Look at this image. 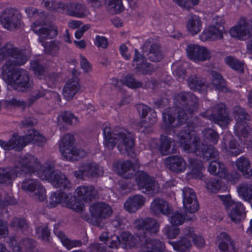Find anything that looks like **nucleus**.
Masks as SVG:
<instances>
[{"label":"nucleus","mask_w":252,"mask_h":252,"mask_svg":"<svg viewBox=\"0 0 252 252\" xmlns=\"http://www.w3.org/2000/svg\"><path fill=\"white\" fill-rule=\"evenodd\" d=\"M240 196L247 202L252 199V184L242 183L237 189Z\"/></svg>","instance_id":"obj_44"},{"label":"nucleus","mask_w":252,"mask_h":252,"mask_svg":"<svg viewBox=\"0 0 252 252\" xmlns=\"http://www.w3.org/2000/svg\"><path fill=\"white\" fill-rule=\"evenodd\" d=\"M39 168L41 169L36 172L38 176L42 180H47L50 182L53 178V175L56 170H55V165L53 163L46 162L43 166Z\"/></svg>","instance_id":"obj_34"},{"label":"nucleus","mask_w":252,"mask_h":252,"mask_svg":"<svg viewBox=\"0 0 252 252\" xmlns=\"http://www.w3.org/2000/svg\"><path fill=\"white\" fill-rule=\"evenodd\" d=\"M187 56L195 62H204L211 58L210 51L205 47L197 44H189L186 48Z\"/></svg>","instance_id":"obj_16"},{"label":"nucleus","mask_w":252,"mask_h":252,"mask_svg":"<svg viewBox=\"0 0 252 252\" xmlns=\"http://www.w3.org/2000/svg\"><path fill=\"white\" fill-rule=\"evenodd\" d=\"M212 84L216 90L219 92H228L225 80L219 72L213 70L211 71Z\"/></svg>","instance_id":"obj_37"},{"label":"nucleus","mask_w":252,"mask_h":252,"mask_svg":"<svg viewBox=\"0 0 252 252\" xmlns=\"http://www.w3.org/2000/svg\"><path fill=\"white\" fill-rule=\"evenodd\" d=\"M201 115L222 127H226L232 121L226 105L222 103L215 105L212 108L211 114L206 115L205 113H202Z\"/></svg>","instance_id":"obj_11"},{"label":"nucleus","mask_w":252,"mask_h":252,"mask_svg":"<svg viewBox=\"0 0 252 252\" xmlns=\"http://www.w3.org/2000/svg\"><path fill=\"white\" fill-rule=\"evenodd\" d=\"M201 28L202 22L200 18L196 15H189L187 23V28L189 32L191 35H194L200 32Z\"/></svg>","instance_id":"obj_33"},{"label":"nucleus","mask_w":252,"mask_h":252,"mask_svg":"<svg viewBox=\"0 0 252 252\" xmlns=\"http://www.w3.org/2000/svg\"><path fill=\"white\" fill-rule=\"evenodd\" d=\"M80 89L79 79L74 77L69 79L64 86L63 94L64 98L67 101H70Z\"/></svg>","instance_id":"obj_26"},{"label":"nucleus","mask_w":252,"mask_h":252,"mask_svg":"<svg viewBox=\"0 0 252 252\" xmlns=\"http://www.w3.org/2000/svg\"><path fill=\"white\" fill-rule=\"evenodd\" d=\"M188 85L191 90L200 91L204 85L203 79L197 74H191L188 79Z\"/></svg>","instance_id":"obj_46"},{"label":"nucleus","mask_w":252,"mask_h":252,"mask_svg":"<svg viewBox=\"0 0 252 252\" xmlns=\"http://www.w3.org/2000/svg\"><path fill=\"white\" fill-rule=\"evenodd\" d=\"M133 224L135 228L143 232V236L139 238L141 242V246L144 243L145 239H150L147 237V234L149 235L156 234L159 231V223L153 218L137 219L134 220Z\"/></svg>","instance_id":"obj_10"},{"label":"nucleus","mask_w":252,"mask_h":252,"mask_svg":"<svg viewBox=\"0 0 252 252\" xmlns=\"http://www.w3.org/2000/svg\"><path fill=\"white\" fill-rule=\"evenodd\" d=\"M11 56L12 59L7 61L2 66V71L8 70L9 67H11L12 70L16 69L15 66H20L25 64L28 61L26 52L24 50L16 48Z\"/></svg>","instance_id":"obj_22"},{"label":"nucleus","mask_w":252,"mask_h":252,"mask_svg":"<svg viewBox=\"0 0 252 252\" xmlns=\"http://www.w3.org/2000/svg\"><path fill=\"white\" fill-rule=\"evenodd\" d=\"M135 180L138 189L147 194L153 193L155 186V181L146 172H139Z\"/></svg>","instance_id":"obj_20"},{"label":"nucleus","mask_w":252,"mask_h":252,"mask_svg":"<svg viewBox=\"0 0 252 252\" xmlns=\"http://www.w3.org/2000/svg\"><path fill=\"white\" fill-rule=\"evenodd\" d=\"M118 137V149L122 154L129 157L134 155V139L133 134L123 128H120Z\"/></svg>","instance_id":"obj_12"},{"label":"nucleus","mask_w":252,"mask_h":252,"mask_svg":"<svg viewBox=\"0 0 252 252\" xmlns=\"http://www.w3.org/2000/svg\"><path fill=\"white\" fill-rule=\"evenodd\" d=\"M238 143L235 139L232 137L224 138L222 142L221 147L226 151L230 153L233 156H237L241 153L242 151L238 148Z\"/></svg>","instance_id":"obj_36"},{"label":"nucleus","mask_w":252,"mask_h":252,"mask_svg":"<svg viewBox=\"0 0 252 252\" xmlns=\"http://www.w3.org/2000/svg\"><path fill=\"white\" fill-rule=\"evenodd\" d=\"M184 208L187 212L194 213L198 211L199 206L195 193L189 187L183 189Z\"/></svg>","instance_id":"obj_18"},{"label":"nucleus","mask_w":252,"mask_h":252,"mask_svg":"<svg viewBox=\"0 0 252 252\" xmlns=\"http://www.w3.org/2000/svg\"><path fill=\"white\" fill-rule=\"evenodd\" d=\"M189 167L192 173L199 175L203 168L202 162L194 158H189Z\"/></svg>","instance_id":"obj_59"},{"label":"nucleus","mask_w":252,"mask_h":252,"mask_svg":"<svg viewBox=\"0 0 252 252\" xmlns=\"http://www.w3.org/2000/svg\"><path fill=\"white\" fill-rule=\"evenodd\" d=\"M165 163L171 171L177 173L183 172L187 167L186 161L179 156L169 157L166 158Z\"/></svg>","instance_id":"obj_28"},{"label":"nucleus","mask_w":252,"mask_h":252,"mask_svg":"<svg viewBox=\"0 0 252 252\" xmlns=\"http://www.w3.org/2000/svg\"><path fill=\"white\" fill-rule=\"evenodd\" d=\"M67 198V195L63 192L62 191H57L51 195L48 206L49 208L55 207L58 204L65 201Z\"/></svg>","instance_id":"obj_47"},{"label":"nucleus","mask_w":252,"mask_h":252,"mask_svg":"<svg viewBox=\"0 0 252 252\" xmlns=\"http://www.w3.org/2000/svg\"><path fill=\"white\" fill-rule=\"evenodd\" d=\"M40 164L37 158L32 155H26L18 158L15 161L14 169L10 167L2 169L1 172V184L11 185L12 180L22 172L31 174L39 169Z\"/></svg>","instance_id":"obj_3"},{"label":"nucleus","mask_w":252,"mask_h":252,"mask_svg":"<svg viewBox=\"0 0 252 252\" xmlns=\"http://www.w3.org/2000/svg\"><path fill=\"white\" fill-rule=\"evenodd\" d=\"M218 196L224 204L228 217L232 221L238 223L245 218V209L241 202L232 200L230 195Z\"/></svg>","instance_id":"obj_9"},{"label":"nucleus","mask_w":252,"mask_h":252,"mask_svg":"<svg viewBox=\"0 0 252 252\" xmlns=\"http://www.w3.org/2000/svg\"><path fill=\"white\" fill-rule=\"evenodd\" d=\"M118 173L125 178L131 177L134 172L133 164L130 160H126L117 164Z\"/></svg>","instance_id":"obj_39"},{"label":"nucleus","mask_w":252,"mask_h":252,"mask_svg":"<svg viewBox=\"0 0 252 252\" xmlns=\"http://www.w3.org/2000/svg\"><path fill=\"white\" fill-rule=\"evenodd\" d=\"M40 184L37 180L28 178L22 182L21 188L24 190L32 192Z\"/></svg>","instance_id":"obj_54"},{"label":"nucleus","mask_w":252,"mask_h":252,"mask_svg":"<svg viewBox=\"0 0 252 252\" xmlns=\"http://www.w3.org/2000/svg\"><path fill=\"white\" fill-rule=\"evenodd\" d=\"M2 77L8 85L19 92H26L32 89V81L29 72L24 69L12 70L10 66L8 70L2 71Z\"/></svg>","instance_id":"obj_4"},{"label":"nucleus","mask_w":252,"mask_h":252,"mask_svg":"<svg viewBox=\"0 0 252 252\" xmlns=\"http://www.w3.org/2000/svg\"><path fill=\"white\" fill-rule=\"evenodd\" d=\"M150 211L155 216H158L160 213L169 215L172 212L173 209L167 201L162 198H157L151 203Z\"/></svg>","instance_id":"obj_23"},{"label":"nucleus","mask_w":252,"mask_h":252,"mask_svg":"<svg viewBox=\"0 0 252 252\" xmlns=\"http://www.w3.org/2000/svg\"><path fill=\"white\" fill-rule=\"evenodd\" d=\"M217 243L222 252H236V250L228 234L225 232L221 233L218 237Z\"/></svg>","instance_id":"obj_32"},{"label":"nucleus","mask_w":252,"mask_h":252,"mask_svg":"<svg viewBox=\"0 0 252 252\" xmlns=\"http://www.w3.org/2000/svg\"><path fill=\"white\" fill-rule=\"evenodd\" d=\"M32 29L33 32L38 35V40L42 45L46 42V39H52L58 34L57 27L53 25H41L38 21L33 23Z\"/></svg>","instance_id":"obj_15"},{"label":"nucleus","mask_w":252,"mask_h":252,"mask_svg":"<svg viewBox=\"0 0 252 252\" xmlns=\"http://www.w3.org/2000/svg\"><path fill=\"white\" fill-rule=\"evenodd\" d=\"M145 198L141 195L136 194L130 196L124 204V208L129 213H134L142 207Z\"/></svg>","instance_id":"obj_29"},{"label":"nucleus","mask_w":252,"mask_h":252,"mask_svg":"<svg viewBox=\"0 0 252 252\" xmlns=\"http://www.w3.org/2000/svg\"><path fill=\"white\" fill-rule=\"evenodd\" d=\"M44 47L46 53L55 55L58 53L60 48V42L58 40H53L49 42H46L42 45Z\"/></svg>","instance_id":"obj_51"},{"label":"nucleus","mask_w":252,"mask_h":252,"mask_svg":"<svg viewBox=\"0 0 252 252\" xmlns=\"http://www.w3.org/2000/svg\"><path fill=\"white\" fill-rule=\"evenodd\" d=\"M21 15L16 9L7 8L1 13V24L9 31L18 29L21 23Z\"/></svg>","instance_id":"obj_13"},{"label":"nucleus","mask_w":252,"mask_h":252,"mask_svg":"<svg viewBox=\"0 0 252 252\" xmlns=\"http://www.w3.org/2000/svg\"><path fill=\"white\" fill-rule=\"evenodd\" d=\"M173 140L166 136L162 135L160 139V145L159 150L162 155H167L175 153L174 148L171 149V145L173 143Z\"/></svg>","instance_id":"obj_40"},{"label":"nucleus","mask_w":252,"mask_h":252,"mask_svg":"<svg viewBox=\"0 0 252 252\" xmlns=\"http://www.w3.org/2000/svg\"><path fill=\"white\" fill-rule=\"evenodd\" d=\"M142 49L143 55L151 62H158L163 58L160 46L156 43H152L149 40L145 42Z\"/></svg>","instance_id":"obj_17"},{"label":"nucleus","mask_w":252,"mask_h":252,"mask_svg":"<svg viewBox=\"0 0 252 252\" xmlns=\"http://www.w3.org/2000/svg\"><path fill=\"white\" fill-rule=\"evenodd\" d=\"M32 197L39 201H44L46 198V190L43 185H39L32 192Z\"/></svg>","instance_id":"obj_56"},{"label":"nucleus","mask_w":252,"mask_h":252,"mask_svg":"<svg viewBox=\"0 0 252 252\" xmlns=\"http://www.w3.org/2000/svg\"><path fill=\"white\" fill-rule=\"evenodd\" d=\"M124 84L128 87L132 89H137L142 87L143 83L140 81H137L134 77L133 75L128 74L124 78Z\"/></svg>","instance_id":"obj_55"},{"label":"nucleus","mask_w":252,"mask_h":252,"mask_svg":"<svg viewBox=\"0 0 252 252\" xmlns=\"http://www.w3.org/2000/svg\"><path fill=\"white\" fill-rule=\"evenodd\" d=\"M57 236L60 239L63 245L68 250L76 247H80L82 242L79 240H71L67 238L62 231H58Z\"/></svg>","instance_id":"obj_41"},{"label":"nucleus","mask_w":252,"mask_h":252,"mask_svg":"<svg viewBox=\"0 0 252 252\" xmlns=\"http://www.w3.org/2000/svg\"><path fill=\"white\" fill-rule=\"evenodd\" d=\"M135 69L142 74H150L155 71L152 64L146 62V60L136 63Z\"/></svg>","instance_id":"obj_50"},{"label":"nucleus","mask_w":252,"mask_h":252,"mask_svg":"<svg viewBox=\"0 0 252 252\" xmlns=\"http://www.w3.org/2000/svg\"><path fill=\"white\" fill-rule=\"evenodd\" d=\"M42 4L47 9L54 11L63 12L64 11V3L55 0H43Z\"/></svg>","instance_id":"obj_48"},{"label":"nucleus","mask_w":252,"mask_h":252,"mask_svg":"<svg viewBox=\"0 0 252 252\" xmlns=\"http://www.w3.org/2000/svg\"><path fill=\"white\" fill-rule=\"evenodd\" d=\"M175 250L179 252H187L191 247V244L189 240L186 237H183L181 239L173 244Z\"/></svg>","instance_id":"obj_53"},{"label":"nucleus","mask_w":252,"mask_h":252,"mask_svg":"<svg viewBox=\"0 0 252 252\" xmlns=\"http://www.w3.org/2000/svg\"><path fill=\"white\" fill-rule=\"evenodd\" d=\"M64 6L65 14L70 16L83 18L90 15L89 9L84 3L73 1L64 3Z\"/></svg>","instance_id":"obj_19"},{"label":"nucleus","mask_w":252,"mask_h":252,"mask_svg":"<svg viewBox=\"0 0 252 252\" xmlns=\"http://www.w3.org/2000/svg\"><path fill=\"white\" fill-rule=\"evenodd\" d=\"M122 247L124 249L134 247L138 242V238L128 232H123L121 235Z\"/></svg>","instance_id":"obj_42"},{"label":"nucleus","mask_w":252,"mask_h":252,"mask_svg":"<svg viewBox=\"0 0 252 252\" xmlns=\"http://www.w3.org/2000/svg\"><path fill=\"white\" fill-rule=\"evenodd\" d=\"M36 233L42 241L46 242L49 241L50 233L47 225L38 227L36 229Z\"/></svg>","instance_id":"obj_62"},{"label":"nucleus","mask_w":252,"mask_h":252,"mask_svg":"<svg viewBox=\"0 0 252 252\" xmlns=\"http://www.w3.org/2000/svg\"><path fill=\"white\" fill-rule=\"evenodd\" d=\"M175 108H168L162 113V119L168 126L177 127L186 124L189 117L198 107V98L191 93H181L176 97Z\"/></svg>","instance_id":"obj_1"},{"label":"nucleus","mask_w":252,"mask_h":252,"mask_svg":"<svg viewBox=\"0 0 252 252\" xmlns=\"http://www.w3.org/2000/svg\"><path fill=\"white\" fill-rule=\"evenodd\" d=\"M46 139L34 129H30L28 133L24 136H20L14 133L12 137L8 141L1 140V147L5 150L15 149L16 151L22 150L27 144L32 143L38 146H41L45 143Z\"/></svg>","instance_id":"obj_5"},{"label":"nucleus","mask_w":252,"mask_h":252,"mask_svg":"<svg viewBox=\"0 0 252 252\" xmlns=\"http://www.w3.org/2000/svg\"><path fill=\"white\" fill-rule=\"evenodd\" d=\"M120 127H116L113 131L109 127L103 129L104 145L109 150H112L118 144L119 134H116L120 132Z\"/></svg>","instance_id":"obj_25"},{"label":"nucleus","mask_w":252,"mask_h":252,"mask_svg":"<svg viewBox=\"0 0 252 252\" xmlns=\"http://www.w3.org/2000/svg\"><path fill=\"white\" fill-rule=\"evenodd\" d=\"M177 136L178 142L185 151L202 156L206 161L215 159L219 156V152L216 148L201 144L199 136L191 133L189 128L180 131Z\"/></svg>","instance_id":"obj_2"},{"label":"nucleus","mask_w":252,"mask_h":252,"mask_svg":"<svg viewBox=\"0 0 252 252\" xmlns=\"http://www.w3.org/2000/svg\"><path fill=\"white\" fill-rule=\"evenodd\" d=\"M50 181L51 184L56 188L69 189L71 188V183L66 176L59 171H56Z\"/></svg>","instance_id":"obj_31"},{"label":"nucleus","mask_w":252,"mask_h":252,"mask_svg":"<svg viewBox=\"0 0 252 252\" xmlns=\"http://www.w3.org/2000/svg\"><path fill=\"white\" fill-rule=\"evenodd\" d=\"M78 196L84 201H92L98 198V191L93 186H82L78 187L75 190Z\"/></svg>","instance_id":"obj_27"},{"label":"nucleus","mask_w":252,"mask_h":252,"mask_svg":"<svg viewBox=\"0 0 252 252\" xmlns=\"http://www.w3.org/2000/svg\"><path fill=\"white\" fill-rule=\"evenodd\" d=\"M90 215L83 214L82 218L90 223L100 227L104 224L102 220L109 218L112 214L111 207L107 203L98 202L92 205L90 207Z\"/></svg>","instance_id":"obj_6"},{"label":"nucleus","mask_w":252,"mask_h":252,"mask_svg":"<svg viewBox=\"0 0 252 252\" xmlns=\"http://www.w3.org/2000/svg\"><path fill=\"white\" fill-rule=\"evenodd\" d=\"M11 227H17L22 231L27 229L29 224L24 219L14 218L10 223Z\"/></svg>","instance_id":"obj_61"},{"label":"nucleus","mask_w":252,"mask_h":252,"mask_svg":"<svg viewBox=\"0 0 252 252\" xmlns=\"http://www.w3.org/2000/svg\"><path fill=\"white\" fill-rule=\"evenodd\" d=\"M252 33V28L246 21L245 18H241L238 24L230 30V34L231 36L239 39L248 35L250 36Z\"/></svg>","instance_id":"obj_24"},{"label":"nucleus","mask_w":252,"mask_h":252,"mask_svg":"<svg viewBox=\"0 0 252 252\" xmlns=\"http://www.w3.org/2000/svg\"><path fill=\"white\" fill-rule=\"evenodd\" d=\"M202 134L205 141L213 144H216L218 143L219 139V135L215 130L212 128H205L202 131Z\"/></svg>","instance_id":"obj_49"},{"label":"nucleus","mask_w":252,"mask_h":252,"mask_svg":"<svg viewBox=\"0 0 252 252\" xmlns=\"http://www.w3.org/2000/svg\"><path fill=\"white\" fill-rule=\"evenodd\" d=\"M225 22L223 15L214 16L212 19L211 24L207 27L200 35V39L203 41L222 39L224 32Z\"/></svg>","instance_id":"obj_8"},{"label":"nucleus","mask_w":252,"mask_h":252,"mask_svg":"<svg viewBox=\"0 0 252 252\" xmlns=\"http://www.w3.org/2000/svg\"><path fill=\"white\" fill-rule=\"evenodd\" d=\"M234 130L236 136L243 137H247L252 132L251 128L244 121H237Z\"/></svg>","instance_id":"obj_43"},{"label":"nucleus","mask_w":252,"mask_h":252,"mask_svg":"<svg viewBox=\"0 0 252 252\" xmlns=\"http://www.w3.org/2000/svg\"><path fill=\"white\" fill-rule=\"evenodd\" d=\"M186 219V218L183 213L177 211L169 218V221L173 225H180L183 223Z\"/></svg>","instance_id":"obj_57"},{"label":"nucleus","mask_w":252,"mask_h":252,"mask_svg":"<svg viewBox=\"0 0 252 252\" xmlns=\"http://www.w3.org/2000/svg\"><path fill=\"white\" fill-rule=\"evenodd\" d=\"M6 242L14 251L17 252H34L36 246L35 241L30 238L23 239L17 244L14 237H9Z\"/></svg>","instance_id":"obj_21"},{"label":"nucleus","mask_w":252,"mask_h":252,"mask_svg":"<svg viewBox=\"0 0 252 252\" xmlns=\"http://www.w3.org/2000/svg\"><path fill=\"white\" fill-rule=\"evenodd\" d=\"M224 62L228 65L234 70L241 73L243 72V63L239 61L235 57L233 56H227L225 58Z\"/></svg>","instance_id":"obj_52"},{"label":"nucleus","mask_w":252,"mask_h":252,"mask_svg":"<svg viewBox=\"0 0 252 252\" xmlns=\"http://www.w3.org/2000/svg\"><path fill=\"white\" fill-rule=\"evenodd\" d=\"M31 67L34 74L38 76L43 75L45 71L44 66L38 60L31 61Z\"/></svg>","instance_id":"obj_58"},{"label":"nucleus","mask_w":252,"mask_h":252,"mask_svg":"<svg viewBox=\"0 0 252 252\" xmlns=\"http://www.w3.org/2000/svg\"><path fill=\"white\" fill-rule=\"evenodd\" d=\"M233 113L235 119L238 120V121H243L244 120L249 119L248 118L249 117L248 114L239 106H237L234 108Z\"/></svg>","instance_id":"obj_60"},{"label":"nucleus","mask_w":252,"mask_h":252,"mask_svg":"<svg viewBox=\"0 0 252 252\" xmlns=\"http://www.w3.org/2000/svg\"><path fill=\"white\" fill-rule=\"evenodd\" d=\"M90 252H108L107 248L99 243H94L90 245L89 248Z\"/></svg>","instance_id":"obj_64"},{"label":"nucleus","mask_w":252,"mask_h":252,"mask_svg":"<svg viewBox=\"0 0 252 252\" xmlns=\"http://www.w3.org/2000/svg\"><path fill=\"white\" fill-rule=\"evenodd\" d=\"M103 168L94 162H86L81 164L79 170L73 172L74 176L78 179H84L85 177L94 179L102 176Z\"/></svg>","instance_id":"obj_14"},{"label":"nucleus","mask_w":252,"mask_h":252,"mask_svg":"<svg viewBox=\"0 0 252 252\" xmlns=\"http://www.w3.org/2000/svg\"><path fill=\"white\" fill-rule=\"evenodd\" d=\"M221 187V183L219 180L214 179L210 180L206 184V188L210 192L216 193L218 192Z\"/></svg>","instance_id":"obj_63"},{"label":"nucleus","mask_w":252,"mask_h":252,"mask_svg":"<svg viewBox=\"0 0 252 252\" xmlns=\"http://www.w3.org/2000/svg\"><path fill=\"white\" fill-rule=\"evenodd\" d=\"M236 165L245 177L249 178L252 176V169L250 160L248 158L244 156L240 157L236 161Z\"/></svg>","instance_id":"obj_35"},{"label":"nucleus","mask_w":252,"mask_h":252,"mask_svg":"<svg viewBox=\"0 0 252 252\" xmlns=\"http://www.w3.org/2000/svg\"><path fill=\"white\" fill-rule=\"evenodd\" d=\"M157 122L156 114L153 112L150 116L145 118L140 123V130L145 133H149L153 131V127Z\"/></svg>","instance_id":"obj_38"},{"label":"nucleus","mask_w":252,"mask_h":252,"mask_svg":"<svg viewBox=\"0 0 252 252\" xmlns=\"http://www.w3.org/2000/svg\"><path fill=\"white\" fill-rule=\"evenodd\" d=\"M106 8L112 14L119 13L124 9L122 0H106Z\"/></svg>","instance_id":"obj_45"},{"label":"nucleus","mask_w":252,"mask_h":252,"mask_svg":"<svg viewBox=\"0 0 252 252\" xmlns=\"http://www.w3.org/2000/svg\"><path fill=\"white\" fill-rule=\"evenodd\" d=\"M139 252H164L165 247L163 243L158 240L145 239L144 243L141 246Z\"/></svg>","instance_id":"obj_30"},{"label":"nucleus","mask_w":252,"mask_h":252,"mask_svg":"<svg viewBox=\"0 0 252 252\" xmlns=\"http://www.w3.org/2000/svg\"><path fill=\"white\" fill-rule=\"evenodd\" d=\"M75 138L73 135L67 133L59 141V149L63 157L70 161H76L86 157L87 153L83 149L74 146Z\"/></svg>","instance_id":"obj_7"}]
</instances>
